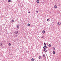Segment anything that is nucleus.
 I'll return each instance as SVG.
<instances>
[{
	"label": "nucleus",
	"instance_id": "5",
	"mask_svg": "<svg viewBox=\"0 0 61 61\" xmlns=\"http://www.w3.org/2000/svg\"><path fill=\"white\" fill-rule=\"evenodd\" d=\"M43 56L44 58H46V56H45V54H44L43 55Z\"/></svg>",
	"mask_w": 61,
	"mask_h": 61
},
{
	"label": "nucleus",
	"instance_id": "18",
	"mask_svg": "<svg viewBox=\"0 0 61 61\" xmlns=\"http://www.w3.org/2000/svg\"><path fill=\"white\" fill-rule=\"evenodd\" d=\"M9 46H11V44L10 43H9Z\"/></svg>",
	"mask_w": 61,
	"mask_h": 61
},
{
	"label": "nucleus",
	"instance_id": "16",
	"mask_svg": "<svg viewBox=\"0 0 61 61\" xmlns=\"http://www.w3.org/2000/svg\"><path fill=\"white\" fill-rule=\"evenodd\" d=\"M49 47H51V45L50 44L49 45Z\"/></svg>",
	"mask_w": 61,
	"mask_h": 61
},
{
	"label": "nucleus",
	"instance_id": "26",
	"mask_svg": "<svg viewBox=\"0 0 61 61\" xmlns=\"http://www.w3.org/2000/svg\"><path fill=\"white\" fill-rule=\"evenodd\" d=\"M28 13H30V11L29 12H28Z\"/></svg>",
	"mask_w": 61,
	"mask_h": 61
},
{
	"label": "nucleus",
	"instance_id": "7",
	"mask_svg": "<svg viewBox=\"0 0 61 61\" xmlns=\"http://www.w3.org/2000/svg\"><path fill=\"white\" fill-rule=\"evenodd\" d=\"M34 59L33 58H32L31 60V61H34Z\"/></svg>",
	"mask_w": 61,
	"mask_h": 61
},
{
	"label": "nucleus",
	"instance_id": "21",
	"mask_svg": "<svg viewBox=\"0 0 61 61\" xmlns=\"http://www.w3.org/2000/svg\"><path fill=\"white\" fill-rule=\"evenodd\" d=\"M0 46H2V44L1 43L0 44Z\"/></svg>",
	"mask_w": 61,
	"mask_h": 61
},
{
	"label": "nucleus",
	"instance_id": "22",
	"mask_svg": "<svg viewBox=\"0 0 61 61\" xmlns=\"http://www.w3.org/2000/svg\"><path fill=\"white\" fill-rule=\"evenodd\" d=\"M36 12L37 13H38V11L37 10L36 11Z\"/></svg>",
	"mask_w": 61,
	"mask_h": 61
},
{
	"label": "nucleus",
	"instance_id": "25",
	"mask_svg": "<svg viewBox=\"0 0 61 61\" xmlns=\"http://www.w3.org/2000/svg\"><path fill=\"white\" fill-rule=\"evenodd\" d=\"M28 52H29V51H27V53H28Z\"/></svg>",
	"mask_w": 61,
	"mask_h": 61
},
{
	"label": "nucleus",
	"instance_id": "24",
	"mask_svg": "<svg viewBox=\"0 0 61 61\" xmlns=\"http://www.w3.org/2000/svg\"><path fill=\"white\" fill-rule=\"evenodd\" d=\"M54 50H55V48H54V49H53Z\"/></svg>",
	"mask_w": 61,
	"mask_h": 61
},
{
	"label": "nucleus",
	"instance_id": "4",
	"mask_svg": "<svg viewBox=\"0 0 61 61\" xmlns=\"http://www.w3.org/2000/svg\"><path fill=\"white\" fill-rule=\"evenodd\" d=\"M45 31L44 30H43L42 31L43 34H45Z\"/></svg>",
	"mask_w": 61,
	"mask_h": 61
},
{
	"label": "nucleus",
	"instance_id": "10",
	"mask_svg": "<svg viewBox=\"0 0 61 61\" xmlns=\"http://www.w3.org/2000/svg\"><path fill=\"white\" fill-rule=\"evenodd\" d=\"M39 59H41V57L40 56L39 57Z\"/></svg>",
	"mask_w": 61,
	"mask_h": 61
},
{
	"label": "nucleus",
	"instance_id": "17",
	"mask_svg": "<svg viewBox=\"0 0 61 61\" xmlns=\"http://www.w3.org/2000/svg\"><path fill=\"white\" fill-rule=\"evenodd\" d=\"M27 25H28V26H30V24H28Z\"/></svg>",
	"mask_w": 61,
	"mask_h": 61
},
{
	"label": "nucleus",
	"instance_id": "14",
	"mask_svg": "<svg viewBox=\"0 0 61 61\" xmlns=\"http://www.w3.org/2000/svg\"><path fill=\"white\" fill-rule=\"evenodd\" d=\"M44 46H46V45L45 43H44Z\"/></svg>",
	"mask_w": 61,
	"mask_h": 61
},
{
	"label": "nucleus",
	"instance_id": "13",
	"mask_svg": "<svg viewBox=\"0 0 61 61\" xmlns=\"http://www.w3.org/2000/svg\"><path fill=\"white\" fill-rule=\"evenodd\" d=\"M19 26L18 25L17 26V28H19Z\"/></svg>",
	"mask_w": 61,
	"mask_h": 61
},
{
	"label": "nucleus",
	"instance_id": "15",
	"mask_svg": "<svg viewBox=\"0 0 61 61\" xmlns=\"http://www.w3.org/2000/svg\"><path fill=\"white\" fill-rule=\"evenodd\" d=\"M8 2H9V3H10V2H11V0H8Z\"/></svg>",
	"mask_w": 61,
	"mask_h": 61
},
{
	"label": "nucleus",
	"instance_id": "27",
	"mask_svg": "<svg viewBox=\"0 0 61 61\" xmlns=\"http://www.w3.org/2000/svg\"><path fill=\"white\" fill-rule=\"evenodd\" d=\"M59 6H60V5H59Z\"/></svg>",
	"mask_w": 61,
	"mask_h": 61
},
{
	"label": "nucleus",
	"instance_id": "8",
	"mask_svg": "<svg viewBox=\"0 0 61 61\" xmlns=\"http://www.w3.org/2000/svg\"><path fill=\"white\" fill-rule=\"evenodd\" d=\"M44 51H45V52H47V51L46 49H44Z\"/></svg>",
	"mask_w": 61,
	"mask_h": 61
},
{
	"label": "nucleus",
	"instance_id": "12",
	"mask_svg": "<svg viewBox=\"0 0 61 61\" xmlns=\"http://www.w3.org/2000/svg\"><path fill=\"white\" fill-rule=\"evenodd\" d=\"M54 7L55 8H57V6H56V5H55L54 6Z\"/></svg>",
	"mask_w": 61,
	"mask_h": 61
},
{
	"label": "nucleus",
	"instance_id": "23",
	"mask_svg": "<svg viewBox=\"0 0 61 61\" xmlns=\"http://www.w3.org/2000/svg\"><path fill=\"white\" fill-rule=\"evenodd\" d=\"M15 36H16V37H17V35H15Z\"/></svg>",
	"mask_w": 61,
	"mask_h": 61
},
{
	"label": "nucleus",
	"instance_id": "1",
	"mask_svg": "<svg viewBox=\"0 0 61 61\" xmlns=\"http://www.w3.org/2000/svg\"><path fill=\"white\" fill-rule=\"evenodd\" d=\"M47 47V46H44L43 47V49H46V48Z\"/></svg>",
	"mask_w": 61,
	"mask_h": 61
},
{
	"label": "nucleus",
	"instance_id": "3",
	"mask_svg": "<svg viewBox=\"0 0 61 61\" xmlns=\"http://www.w3.org/2000/svg\"><path fill=\"white\" fill-rule=\"evenodd\" d=\"M15 34H18V31H15Z\"/></svg>",
	"mask_w": 61,
	"mask_h": 61
},
{
	"label": "nucleus",
	"instance_id": "19",
	"mask_svg": "<svg viewBox=\"0 0 61 61\" xmlns=\"http://www.w3.org/2000/svg\"><path fill=\"white\" fill-rule=\"evenodd\" d=\"M47 21H49V19H47Z\"/></svg>",
	"mask_w": 61,
	"mask_h": 61
},
{
	"label": "nucleus",
	"instance_id": "9",
	"mask_svg": "<svg viewBox=\"0 0 61 61\" xmlns=\"http://www.w3.org/2000/svg\"><path fill=\"white\" fill-rule=\"evenodd\" d=\"M55 54V51H54L53 52V55H54Z\"/></svg>",
	"mask_w": 61,
	"mask_h": 61
},
{
	"label": "nucleus",
	"instance_id": "11",
	"mask_svg": "<svg viewBox=\"0 0 61 61\" xmlns=\"http://www.w3.org/2000/svg\"><path fill=\"white\" fill-rule=\"evenodd\" d=\"M44 36H42L41 38H43V39H44Z\"/></svg>",
	"mask_w": 61,
	"mask_h": 61
},
{
	"label": "nucleus",
	"instance_id": "6",
	"mask_svg": "<svg viewBox=\"0 0 61 61\" xmlns=\"http://www.w3.org/2000/svg\"><path fill=\"white\" fill-rule=\"evenodd\" d=\"M36 2L37 3H38L39 2V0H37L36 1Z\"/></svg>",
	"mask_w": 61,
	"mask_h": 61
},
{
	"label": "nucleus",
	"instance_id": "2",
	"mask_svg": "<svg viewBox=\"0 0 61 61\" xmlns=\"http://www.w3.org/2000/svg\"><path fill=\"white\" fill-rule=\"evenodd\" d=\"M60 24H61V23L60 22H58V25H60Z\"/></svg>",
	"mask_w": 61,
	"mask_h": 61
},
{
	"label": "nucleus",
	"instance_id": "20",
	"mask_svg": "<svg viewBox=\"0 0 61 61\" xmlns=\"http://www.w3.org/2000/svg\"><path fill=\"white\" fill-rule=\"evenodd\" d=\"M14 20H12V23H13V22H14Z\"/></svg>",
	"mask_w": 61,
	"mask_h": 61
}]
</instances>
